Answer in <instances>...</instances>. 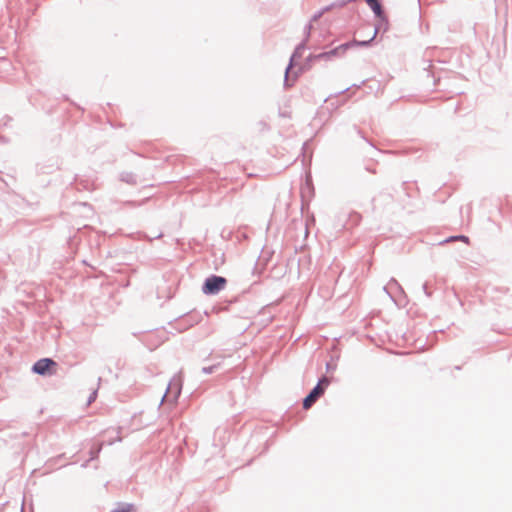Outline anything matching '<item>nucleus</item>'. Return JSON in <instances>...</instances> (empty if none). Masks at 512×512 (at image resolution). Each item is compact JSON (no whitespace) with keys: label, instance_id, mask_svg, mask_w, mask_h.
<instances>
[{"label":"nucleus","instance_id":"obj_6","mask_svg":"<svg viewBox=\"0 0 512 512\" xmlns=\"http://www.w3.org/2000/svg\"><path fill=\"white\" fill-rule=\"evenodd\" d=\"M366 2L377 16H381L382 8L378 0H366Z\"/></svg>","mask_w":512,"mask_h":512},{"label":"nucleus","instance_id":"obj_1","mask_svg":"<svg viewBox=\"0 0 512 512\" xmlns=\"http://www.w3.org/2000/svg\"><path fill=\"white\" fill-rule=\"evenodd\" d=\"M227 280L222 276H210L208 277L203 286L202 292L206 295L217 294L226 287Z\"/></svg>","mask_w":512,"mask_h":512},{"label":"nucleus","instance_id":"obj_2","mask_svg":"<svg viewBox=\"0 0 512 512\" xmlns=\"http://www.w3.org/2000/svg\"><path fill=\"white\" fill-rule=\"evenodd\" d=\"M329 383L330 381L328 380V378H322L318 382V384L313 388V390L303 400V408L306 410L311 408V406L318 400V398L324 394Z\"/></svg>","mask_w":512,"mask_h":512},{"label":"nucleus","instance_id":"obj_5","mask_svg":"<svg viewBox=\"0 0 512 512\" xmlns=\"http://www.w3.org/2000/svg\"><path fill=\"white\" fill-rule=\"evenodd\" d=\"M171 394H173L172 400L175 401L180 394V387L178 383H170L168 390L164 396V399H170Z\"/></svg>","mask_w":512,"mask_h":512},{"label":"nucleus","instance_id":"obj_7","mask_svg":"<svg viewBox=\"0 0 512 512\" xmlns=\"http://www.w3.org/2000/svg\"><path fill=\"white\" fill-rule=\"evenodd\" d=\"M134 508L131 504H123L119 506L116 510L113 512H133Z\"/></svg>","mask_w":512,"mask_h":512},{"label":"nucleus","instance_id":"obj_8","mask_svg":"<svg viewBox=\"0 0 512 512\" xmlns=\"http://www.w3.org/2000/svg\"><path fill=\"white\" fill-rule=\"evenodd\" d=\"M290 71H291V66L287 68L286 70V78H285V83L287 86H292L296 80V76L293 77L292 81L290 82Z\"/></svg>","mask_w":512,"mask_h":512},{"label":"nucleus","instance_id":"obj_10","mask_svg":"<svg viewBox=\"0 0 512 512\" xmlns=\"http://www.w3.org/2000/svg\"><path fill=\"white\" fill-rule=\"evenodd\" d=\"M456 239L463 240V241H468V238H467V237H465V236H460V237H453V238H451V240H456Z\"/></svg>","mask_w":512,"mask_h":512},{"label":"nucleus","instance_id":"obj_9","mask_svg":"<svg viewBox=\"0 0 512 512\" xmlns=\"http://www.w3.org/2000/svg\"><path fill=\"white\" fill-rule=\"evenodd\" d=\"M96 397H97V392L92 391V393L90 394V396L88 398L87 405H90L92 402H94Z\"/></svg>","mask_w":512,"mask_h":512},{"label":"nucleus","instance_id":"obj_4","mask_svg":"<svg viewBox=\"0 0 512 512\" xmlns=\"http://www.w3.org/2000/svg\"><path fill=\"white\" fill-rule=\"evenodd\" d=\"M57 370V363L50 358L38 360L32 367V371L39 375H52Z\"/></svg>","mask_w":512,"mask_h":512},{"label":"nucleus","instance_id":"obj_3","mask_svg":"<svg viewBox=\"0 0 512 512\" xmlns=\"http://www.w3.org/2000/svg\"><path fill=\"white\" fill-rule=\"evenodd\" d=\"M375 35H376V31L374 32L373 36L367 41L354 40L350 43L342 44L331 51L320 53L317 56H315V58L316 59H325V60L331 59L334 56L344 54L350 47H352L354 45H367L375 37Z\"/></svg>","mask_w":512,"mask_h":512}]
</instances>
